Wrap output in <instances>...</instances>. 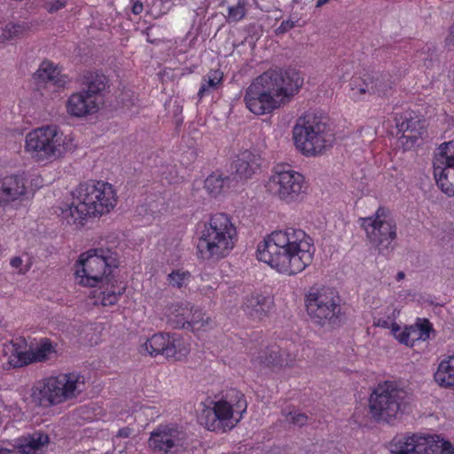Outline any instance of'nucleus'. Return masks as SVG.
I'll return each instance as SVG.
<instances>
[{"mask_svg":"<svg viewBox=\"0 0 454 454\" xmlns=\"http://www.w3.org/2000/svg\"><path fill=\"white\" fill-rule=\"evenodd\" d=\"M267 187L273 195L286 202L297 200L306 190L304 176L282 166L274 168Z\"/></svg>","mask_w":454,"mask_h":454,"instance_id":"obj_13","label":"nucleus"},{"mask_svg":"<svg viewBox=\"0 0 454 454\" xmlns=\"http://www.w3.org/2000/svg\"><path fill=\"white\" fill-rule=\"evenodd\" d=\"M144 10V6H143V4L139 1H137L133 4L132 5V12L135 14V15H138L140 14Z\"/></svg>","mask_w":454,"mask_h":454,"instance_id":"obj_49","label":"nucleus"},{"mask_svg":"<svg viewBox=\"0 0 454 454\" xmlns=\"http://www.w3.org/2000/svg\"><path fill=\"white\" fill-rule=\"evenodd\" d=\"M434 380L442 387L454 388V355L440 363Z\"/></svg>","mask_w":454,"mask_h":454,"instance_id":"obj_26","label":"nucleus"},{"mask_svg":"<svg viewBox=\"0 0 454 454\" xmlns=\"http://www.w3.org/2000/svg\"><path fill=\"white\" fill-rule=\"evenodd\" d=\"M314 253L311 239L301 229L274 231L257 246V258L286 275L302 271Z\"/></svg>","mask_w":454,"mask_h":454,"instance_id":"obj_1","label":"nucleus"},{"mask_svg":"<svg viewBox=\"0 0 454 454\" xmlns=\"http://www.w3.org/2000/svg\"><path fill=\"white\" fill-rule=\"evenodd\" d=\"M191 279L189 271L176 270L168 275V283L172 287L182 288L188 285Z\"/></svg>","mask_w":454,"mask_h":454,"instance_id":"obj_38","label":"nucleus"},{"mask_svg":"<svg viewBox=\"0 0 454 454\" xmlns=\"http://www.w3.org/2000/svg\"><path fill=\"white\" fill-rule=\"evenodd\" d=\"M434 175L438 186L449 196L454 195V141L442 143L434 160Z\"/></svg>","mask_w":454,"mask_h":454,"instance_id":"obj_14","label":"nucleus"},{"mask_svg":"<svg viewBox=\"0 0 454 454\" xmlns=\"http://www.w3.org/2000/svg\"><path fill=\"white\" fill-rule=\"evenodd\" d=\"M362 227L370 243L383 255H388L396 239V223L390 212L379 207L373 216L362 218Z\"/></svg>","mask_w":454,"mask_h":454,"instance_id":"obj_11","label":"nucleus"},{"mask_svg":"<svg viewBox=\"0 0 454 454\" xmlns=\"http://www.w3.org/2000/svg\"><path fill=\"white\" fill-rule=\"evenodd\" d=\"M99 100L89 97L82 90L73 93L67 101L68 114L76 117H82L96 113L99 109Z\"/></svg>","mask_w":454,"mask_h":454,"instance_id":"obj_19","label":"nucleus"},{"mask_svg":"<svg viewBox=\"0 0 454 454\" xmlns=\"http://www.w3.org/2000/svg\"><path fill=\"white\" fill-rule=\"evenodd\" d=\"M23 28L20 25L9 23L2 31L1 37L4 40H11L18 36Z\"/></svg>","mask_w":454,"mask_h":454,"instance_id":"obj_42","label":"nucleus"},{"mask_svg":"<svg viewBox=\"0 0 454 454\" xmlns=\"http://www.w3.org/2000/svg\"><path fill=\"white\" fill-rule=\"evenodd\" d=\"M305 306L308 312H340L341 308V299L339 294L329 287L312 286L305 298Z\"/></svg>","mask_w":454,"mask_h":454,"instance_id":"obj_16","label":"nucleus"},{"mask_svg":"<svg viewBox=\"0 0 454 454\" xmlns=\"http://www.w3.org/2000/svg\"><path fill=\"white\" fill-rule=\"evenodd\" d=\"M167 323L173 329L192 332L207 331L214 325V322L207 314H168Z\"/></svg>","mask_w":454,"mask_h":454,"instance_id":"obj_18","label":"nucleus"},{"mask_svg":"<svg viewBox=\"0 0 454 454\" xmlns=\"http://www.w3.org/2000/svg\"><path fill=\"white\" fill-rule=\"evenodd\" d=\"M72 203L61 209V215L68 223L78 227L83 226L89 217L109 213L117 203L112 184L102 181L81 183L72 192Z\"/></svg>","mask_w":454,"mask_h":454,"instance_id":"obj_3","label":"nucleus"},{"mask_svg":"<svg viewBox=\"0 0 454 454\" xmlns=\"http://www.w3.org/2000/svg\"><path fill=\"white\" fill-rule=\"evenodd\" d=\"M372 81L369 79V74L364 76H353L349 82L350 92L349 97L354 100H361L366 95L371 94L370 84Z\"/></svg>","mask_w":454,"mask_h":454,"instance_id":"obj_30","label":"nucleus"},{"mask_svg":"<svg viewBox=\"0 0 454 454\" xmlns=\"http://www.w3.org/2000/svg\"><path fill=\"white\" fill-rule=\"evenodd\" d=\"M186 441L185 432L176 425H160L150 434L148 444L153 451L176 454Z\"/></svg>","mask_w":454,"mask_h":454,"instance_id":"obj_15","label":"nucleus"},{"mask_svg":"<svg viewBox=\"0 0 454 454\" xmlns=\"http://www.w3.org/2000/svg\"><path fill=\"white\" fill-rule=\"evenodd\" d=\"M22 259L20 257H13L11 259L10 264L12 268L18 269L22 265Z\"/></svg>","mask_w":454,"mask_h":454,"instance_id":"obj_51","label":"nucleus"},{"mask_svg":"<svg viewBox=\"0 0 454 454\" xmlns=\"http://www.w3.org/2000/svg\"><path fill=\"white\" fill-rule=\"evenodd\" d=\"M35 75L42 82H50L59 87L64 86L66 82V79L61 75L58 67L48 60H44L41 63Z\"/></svg>","mask_w":454,"mask_h":454,"instance_id":"obj_24","label":"nucleus"},{"mask_svg":"<svg viewBox=\"0 0 454 454\" xmlns=\"http://www.w3.org/2000/svg\"><path fill=\"white\" fill-rule=\"evenodd\" d=\"M279 353V348L278 347H271L269 350H264L261 352L257 356L262 357L264 360L265 358L272 359L278 356V354Z\"/></svg>","mask_w":454,"mask_h":454,"instance_id":"obj_47","label":"nucleus"},{"mask_svg":"<svg viewBox=\"0 0 454 454\" xmlns=\"http://www.w3.org/2000/svg\"><path fill=\"white\" fill-rule=\"evenodd\" d=\"M48 442L49 437L47 434L42 432H35L32 434L19 439L17 448L21 453L30 454L43 449Z\"/></svg>","mask_w":454,"mask_h":454,"instance_id":"obj_23","label":"nucleus"},{"mask_svg":"<svg viewBox=\"0 0 454 454\" xmlns=\"http://www.w3.org/2000/svg\"><path fill=\"white\" fill-rule=\"evenodd\" d=\"M293 358L290 354L286 353L284 350L279 348V353L278 356L272 359L265 358L264 360L261 356H255L253 358L254 363H258L259 364H263L265 366H287L290 365L293 362Z\"/></svg>","mask_w":454,"mask_h":454,"instance_id":"obj_36","label":"nucleus"},{"mask_svg":"<svg viewBox=\"0 0 454 454\" xmlns=\"http://www.w3.org/2000/svg\"><path fill=\"white\" fill-rule=\"evenodd\" d=\"M55 353L56 350L51 341L48 339H42L36 345L31 346L28 350L20 352L19 357L24 364H27L46 361Z\"/></svg>","mask_w":454,"mask_h":454,"instance_id":"obj_22","label":"nucleus"},{"mask_svg":"<svg viewBox=\"0 0 454 454\" xmlns=\"http://www.w3.org/2000/svg\"><path fill=\"white\" fill-rule=\"evenodd\" d=\"M302 74L294 68L270 69L247 88L246 107L256 115L272 113L289 104L303 85Z\"/></svg>","mask_w":454,"mask_h":454,"instance_id":"obj_2","label":"nucleus"},{"mask_svg":"<svg viewBox=\"0 0 454 454\" xmlns=\"http://www.w3.org/2000/svg\"><path fill=\"white\" fill-rule=\"evenodd\" d=\"M408 403L407 392L389 381L379 384L369 399V408L372 418L387 423L400 419L405 412Z\"/></svg>","mask_w":454,"mask_h":454,"instance_id":"obj_7","label":"nucleus"},{"mask_svg":"<svg viewBox=\"0 0 454 454\" xmlns=\"http://www.w3.org/2000/svg\"><path fill=\"white\" fill-rule=\"evenodd\" d=\"M391 454H454L450 442L439 435L399 434L389 443Z\"/></svg>","mask_w":454,"mask_h":454,"instance_id":"obj_12","label":"nucleus"},{"mask_svg":"<svg viewBox=\"0 0 454 454\" xmlns=\"http://www.w3.org/2000/svg\"><path fill=\"white\" fill-rule=\"evenodd\" d=\"M327 315L328 314H309L310 322L325 331H330L340 325V319L339 314H331L330 317H327Z\"/></svg>","mask_w":454,"mask_h":454,"instance_id":"obj_34","label":"nucleus"},{"mask_svg":"<svg viewBox=\"0 0 454 454\" xmlns=\"http://www.w3.org/2000/svg\"><path fill=\"white\" fill-rule=\"evenodd\" d=\"M66 6V1L64 0H54L46 4V8L49 12L53 13Z\"/></svg>","mask_w":454,"mask_h":454,"instance_id":"obj_45","label":"nucleus"},{"mask_svg":"<svg viewBox=\"0 0 454 454\" xmlns=\"http://www.w3.org/2000/svg\"><path fill=\"white\" fill-rule=\"evenodd\" d=\"M190 353L189 344L176 335L168 336V343L165 349V357L174 360H182Z\"/></svg>","mask_w":454,"mask_h":454,"instance_id":"obj_28","label":"nucleus"},{"mask_svg":"<svg viewBox=\"0 0 454 454\" xmlns=\"http://www.w3.org/2000/svg\"><path fill=\"white\" fill-rule=\"evenodd\" d=\"M25 148L37 160L52 161L66 153L67 144L56 126H46L27 134Z\"/></svg>","mask_w":454,"mask_h":454,"instance_id":"obj_10","label":"nucleus"},{"mask_svg":"<svg viewBox=\"0 0 454 454\" xmlns=\"http://www.w3.org/2000/svg\"><path fill=\"white\" fill-rule=\"evenodd\" d=\"M396 127L402 136L400 143L406 148L412 147L425 133V121L413 112H406L396 121Z\"/></svg>","mask_w":454,"mask_h":454,"instance_id":"obj_17","label":"nucleus"},{"mask_svg":"<svg viewBox=\"0 0 454 454\" xmlns=\"http://www.w3.org/2000/svg\"><path fill=\"white\" fill-rule=\"evenodd\" d=\"M84 384V378L74 372L49 377L35 388L32 400L42 407L59 404L76 397Z\"/></svg>","mask_w":454,"mask_h":454,"instance_id":"obj_6","label":"nucleus"},{"mask_svg":"<svg viewBox=\"0 0 454 454\" xmlns=\"http://www.w3.org/2000/svg\"><path fill=\"white\" fill-rule=\"evenodd\" d=\"M272 304L273 301L270 295L254 293L246 298L243 308L254 312H266L271 309Z\"/></svg>","mask_w":454,"mask_h":454,"instance_id":"obj_29","label":"nucleus"},{"mask_svg":"<svg viewBox=\"0 0 454 454\" xmlns=\"http://www.w3.org/2000/svg\"><path fill=\"white\" fill-rule=\"evenodd\" d=\"M83 84L86 89L82 91L91 98L99 100L100 93L106 89V77L98 73H88L84 75Z\"/></svg>","mask_w":454,"mask_h":454,"instance_id":"obj_27","label":"nucleus"},{"mask_svg":"<svg viewBox=\"0 0 454 454\" xmlns=\"http://www.w3.org/2000/svg\"><path fill=\"white\" fill-rule=\"evenodd\" d=\"M410 333V340L413 346L417 340H427L433 331L431 323L427 319L418 318L414 325L407 326Z\"/></svg>","mask_w":454,"mask_h":454,"instance_id":"obj_32","label":"nucleus"},{"mask_svg":"<svg viewBox=\"0 0 454 454\" xmlns=\"http://www.w3.org/2000/svg\"><path fill=\"white\" fill-rule=\"evenodd\" d=\"M248 0H236L235 4H229L228 6V23H237L241 20L247 13V6Z\"/></svg>","mask_w":454,"mask_h":454,"instance_id":"obj_35","label":"nucleus"},{"mask_svg":"<svg viewBox=\"0 0 454 454\" xmlns=\"http://www.w3.org/2000/svg\"><path fill=\"white\" fill-rule=\"evenodd\" d=\"M169 334L157 333L147 339L139 348L141 354H148L152 356L162 355L165 356V349L168 343Z\"/></svg>","mask_w":454,"mask_h":454,"instance_id":"obj_25","label":"nucleus"},{"mask_svg":"<svg viewBox=\"0 0 454 454\" xmlns=\"http://www.w3.org/2000/svg\"><path fill=\"white\" fill-rule=\"evenodd\" d=\"M374 325L382 328H391L393 333V325H397L395 319L390 316H385L382 317H374Z\"/></svg>","mask_w":454,"mask_h":454,"instance_id":"obj_43","label":"nucleus"},{"mask_svg":"<svg viewBox=\"0 0 454 454\" xmlns=\"http://www.w3.org/2000/svg\"><path fill=\"white\" fill-rule=\"evenodd\" d=\"M331 0H317L316 4L317 8H321L325 4H328Z\"/></svg>","mask_w":454,"mask_h":454,"instance_id":"obj_52","label":"nucleus"},{"mask_svg":"<svg viewBox=\"0 0 454 454\" xmlns=\"http://www.w3.org/2000/svg\"><path fill=\"white\" fill-rule=\"evenodd\" d=\"M404 278V273L403 271H400L397 273L396 278L397 280H401Z\"/></svg>","mask_w":454,"mask_h":454,"instance_id":"obj_55","label":"nucleus"},{"mask_svg":"<svg viewBox=\"0 0 454 454\" xmlns=\"http://www.w3.org/2000/svg\"><path fill=\"white\" fill-rule=\"evenodd\" d=\"M223 79V74L218 70L210 71L203 77L202 84L198 92V97L201 99L205 95L209 94L212 90L217 89Z\"/></svg>","mask_w":454,"mask_h":454,"instance_id":"obj_33","label":"nucleus"},{"mask_svg":"<svg viewBox=\"0 0 454 454\" xmlns=\"http://www.w3.org/2000/svg\"><path fill=\"white\" fill-rule=\"evenodd\" d=\"M121 294V290H119L118 294L114 292L104 294L101 298V304L103 307H106L109 305H113L117 302L118 296Z\"/></svg>","mask_w":454,"mask_h":454,"instance_id":"obj_44","label":"nucleus"},{"mask_svg":"<svg viewBox=\"0 0 454 454\" xmlns=\"http://www.w3.org/2000/svg\"><path fill=\"white\" fill-rule=\"evenodd\" d=\"M446 44L450 51H454V26L450 28V35L446 39Z\"/></svg>","mask_w":454,"mask_h":454,"instance_id":"obj_48","label":"nucleus"},{"mask_svg":"<svg viewBox=\"0 0 454 454\" xmlns=\"http://www.w3.org/2000/svg\"><path fill=\"white\" fill-rule=\"evenodd\" d=\"M283 415L286 417L287 422L297 427L305 425L308 420V417L304 413L297 411H289L287 413L283 412Z\"/></svg>","mask_w":454,"mask_h":454,"instance_id":"obj_41","label":"nucleus"},{"mask_svg":"<svg viewBox=\"0 0 454 454\" xmlns=\"http://www.w3.org/2000/svg\"><path fill=\"white\" fill-rule=\"evenodd\" d=\"M417 59L426 68H432L437 61L436 51L434 48L426 46L417 53Z\"/></svg>","mask_w":454,"mask_h":454,"instance_id":"obj_39","label":"nucleus"},{"mask_svg":"<svg viewBox=\"0 0 454 454\" xmlns=\"http://www.w3.org/2000/svg\"><path fill=\"white\" fill-rule=\"evenodd\" d=\"M296 21L292 20H283L280 26L276 29L277 34H285L295 27Z\"/></svg>","mask_w":454,"mask_h":454,"instance_id":"obj_46","label":"nucleus"},{"mask_svg":"<svg viewBox=\"0 0 454 454\" xmlns=\"http://www.w3.org/2000/svg\"><path fill=\"white\" fill-rule=\"evenodd\" d=\"M132 432H133V430L131 428L123 427L118 431L117 436L122 437V438H128L131 434Z\"/></svg>","mask_w":454,"mask_h":454,"instance_id":"obj_50","label":"nucleus"},{"mask_svg":"<svg viewBox=\"0 0 454 454\" xmlns=\"http://www.w3.org/2000/svg\"><path fill=\"white\" fill-rule=\"evenodd\" d=\"M369 79L372 81L371 94L379 96L386 95L395 82L388 74H369Z\"/></svg>","mask_w":454,"mask_h":454,"instance_id":"obj_31","label":"nucleus"},{"mask_svg":"<svg viewBox=\"0 0 454 454\" xmlns=\"http://www.w3.org/2000/svg\"><path fill=\"white\" fill-rule=\"evenodd\" d=\"M260 164L261 156L259 153L245 150L238 154L232 168L237 178L247 179L259 169Z\"/></svg>","mask_w":454,"mask_h":454,"instance_id":"obj_20","label":"nucleus"},{"mask_svg":"<svg viewBox=\"0 0 454 454\" xmlns=\"http://www.w3.org/2000/svg\"><path fill=\"white\" fill-rule=\"evenodd\" d=\"M27 270H28L27 268H26L25 270L20 269V273H26L27 271Z\"/></svg>","mask_w":454,"mask_h":454,"instance_id":"obj_56","label":"nucleus"},{"mask_svg":"<svg viewBox=\"0 0 454 454\" xmlns=\"http://www.w3.org/2000/svg\"><path fill=\"white\" fill-rule=\"evenodd\" d=\"M116 267L109 249L95 248L82 253L74 265L77 284L89 287H104L111 282L113 268Z\"/></svg>","mask_w":454,"mask_h":454,"instance_id":"obj_5","label":"nucleus"},{"mask_svg":"<svg viewBox=\"0 0 454 454\" xmlns=\"http://www.w3.org/2000/svg\"><path fill=\"white\" fill-rule=\"evenodd\" d=\"M237 230L229 215H213L200 232L197 248L204 260L218 261L226 257L234 248Z\"/></svg>","mask_w":454,"mask_h":454,"instance_id":"obj_4","label":"nucleus"},{"mask_svg":"<svg viewBox=\"0 0 454 454\" xmlns=\"http://www.w3.org/2000/svg\"><path fill=\"white\" fill-rule=\"evenodd\" d=\"M180 309H183V310H185V309L186 310H188V309L192 310V308L191 307L190 303H185L184 307H183V304H182L178 309H176V311H177Z\"/></svg>","mask_w":454,"mask_h":454,"instance_id":"obj_53","label":"nucleus"},{"mask_svg":"<svg viewBox=\"0 0 454 454\" xmlns=\"http://www.w3.org/2000/svg\"><path fill=\"white\" fill-rule=\"evenodd\" d=\"M26 192L23 178L18 176H8L0 180V207L21 198Z\"/></svg>","mask_w":454,"mask_h":454,"instance_id":"obj_21","label":"nucleus"},{"mask_svg":"<svg viewBox=\"0 0 454 454\" xmlns=\"http://www.w3.org/2000/svg\"><path fill=\"white\" fill-rule=\"evenodd\" d=\"M0 454H15L13 450H8V449H0Z\"/></svg>","mask_w":454,"mask_h":454,"instance_id":"obj_54","label":"nucleus"},{"mask_svg":"<svg viewBox=\"0 0 454 454\" xmlns=\"http://www.w3.org/2000/svg\"><path fill=\"white\" fill-rule=\"evenodd\" d=\"M235 404L232 400L211 402L212 406H205L200 415V423L210 431L230 430L240 420L242 413L247 410V401L243 395L235 391Z\"/></svg>","mask_w":454,"mask_h":454,"instance_id":"obj_8","label":"nucleus"},{"mask_svg":"<svg viewBox=\"0 0 454 454\" xmlns=\"http://www.w3.org/2000/svg\"><path fill=\"white\" fill-rule=\"evenodd\" d=\"M296 147L305 155L322 153L333 140L325 122L316 116L299 118L293 129Z\"/></svg>","mask_w":454,"mask_h":454,"instance_id":"obj_9","label":"nucleus"},{"mask_svg":"<svg viewBox=\"0 0 454 454\" xmlns=\"http://www.w3.org/2000/svg\"><path fill=\"white\" fill-rule=\"evenodd\" d=\"M393 335L400 342L408 347H412L411 340H410V333L407 326L401 330L399 325H393Z\"/></svg>","mask_w":454,"mask_h":454,"instance_id":"obj_40","label":"nucleus"},{"mask_svg":"<svg viewBox=\"0 0 454 454\" xmlns=\"http://www.w3.org/2000/svg\"><path fill=\"white\" fill-rule=\"evenodd\" d=\"M228 180L229 177L224 179L221 175L212 174L205 180V189L212 196H217L222 192L225 183L228 182Z\"/></svg>","mask_w":454,"mask_h":454,"instance_id":"obj_37","label":"nucleus"}]
</instances>
